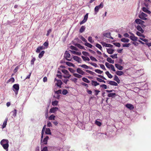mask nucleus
I'll return each instance as SVG.
<instances>
[{"label":"nucleus","instance_id":"nucleus-8","mask_svg":"<svg viewBox=\"0 0 151 151\" xmlns=\"http://www.w3.org/2000/svg\"><path fill=\"white\" fill-rule=\"evenodd\" d=\"M73 59L79 63H81V58L77 56H74L73 57Z\"/></svg>","mask_w":151,"mask_h":151},{"label":"nucleus","instance_id":"nucleus-31","mask_svg":"<svg viewBox=\"0 0 151 151\" xmlns=\"http://www.w3.org/2000/svg\"><path fill=\"white\" fill-rule=\"evenodd\" d=\"M79 66L86 69H88L89 68V67L88 66L85 64L80 65H79Z\"/></svg>","mask_w":151,"mask_h":151},{"label":"nucleus","instance_id":"nucleus-3","mask_svg":"<svg viewBox=\"0 0 151 151\" xmlns=\"http://www.w3.org/2000/svg\"><path fill=\"white\" fill-rule=\"evenodd\" d=\"M103 6L104 3L103 2H102L99 5L95 7L94 8L95 12L96 13L98 12L99 10L103 8Z\"/></svg>","mask_w":151,"mask_h":151},{"label":"nucleus","instance_id":"nucleus-25","mask_svg":"<svg viewBox=\"0 0 151 151\" xmlns=\"http://www.w3.org/2000/svg\"><path fill=\"white\" fill-rule=\"evenodd\" d=\"M121 41L124 42H128L129 41V40L127 38H123L121 39Z\"/></svg>","mask_w":151,"mask_h":151},{"label":"nucleus","instance_id":"nucleus-20","mask_svg":"<svg viewBox=\"0 0 151 151\" xmlns=\"http://www.w3.org/2000/svg\"><path fill=\"white\" fill-rule=\"evenodd\" d=\"M49 105H48L47 106V107L46 108L45 111V117L47 119L48 118V108L49 107Z\"/></svg>","mask_w":151,"mask_h":151},{"label":"nucleus","instance_id":"nucleus-9","mask_svg":"<svg viewBox=\"0 0 151 151\" xmlns=\"http://www.w3.org/2000/svg\"><path fill=\"white\" fill-rule=\"evenodd\" d=\"M77 72L78 73L81 75H84L85 74V72L82 70L81 69L79 68H78L76 70Z\"/></svg>","mask_w":151,"mask_h":151},{"label":"nucleus","instance_id":"nucleus-17","mask_svg":"<svg viewBox=\"0 0 151 151\" xmlns=\"http://www.w3.org/2000/svg\"><path fill=\"white\" fill-rule=\"evenodd\" d=\"M142 11L145 12H146L149 14H150L151 12L149 11L147 8L145 7H143L142 8Z\"/></svg>","mask_w":151,"mask_h":151},{"label":"nucleus","instance_id":"nucleus-21","mask_svg":"<svg viewBox=\"0 0 151 151\" xmlns=\"http://www.w3.org/2000/svg\"><path fill=\"white\" fill-rule=\"evenodd\" d=\"M70 55L68 52L67 51H66L64 54V57L65 58H70Z\"/></svg>","mask_w":151,"mask_h":151},{"label":"nucleus","instance_id":"nucleus-62","mask_svg":"<svg viewBox=\"0 0 151 151\" xmlns=\"http://www.w3.org/2000/svg\"><path fill=\"white\" fill-rule=\"evenodd\" d=\"M110 68H111V70L114 71H116L114 65L112 64H111V66H110Z\"/></svg>","mask_w":151,"mask_h":151},{"label":"nucleus","instance_id":"nucleus-22","mask_svg":"<svg viewBox=\"0 0 151 151\" xmlns=\"http://www.w3.org/2000/svg\"><path fill=\"white\" fill-rule=\"evenodd\" d=\"M114 80L116 81L118 83H120V79H119L118 77L116 75L114 76Z\"/></svg>","mask_w":151,"mask_h":151},{"label":"nucleus","instance_id":"nucleus-28","mask_svg":"<svg viewBox=\"0 0 151 151\" xmlns=\"http://www.w3.org/2000/svg\"><path fill=\"white\" fill-rule=\"evenodd\" d=\"M86 27L84 26H82L79 29V32L82 33L83 32L85 29Z\"/></svg>","mask_w":151,"mask_h":151},{"label":"nucleus","instance_id":"nucleus-57","mask_svg":"<svg viewBox=\"0 0 151 151\" xmlns=\"http://www.w3.org/2000/svg\"><path fill=\"white\" fill-rule=\"evenodd\" d=\"M88 13H87L85 15L84 17V18L83 19L84 20H85L86 22L87 21L88 18Z\"/></svg>","mask_w":151,"mask_h":151},{"label":"nucleus","instance_id":"nucleus-6","mask_svg":"<svg viewBox=\"0 0 151 151\" xmlns=\"http://www.w3.org/2000/svg\"><path fill=\"white\" fill-rule=\"evenodd\" d=\"M49 138L48 136H46L44 138L43 140H42V142H41L43 143L44 145H47V141L49 139Z\"/></svg>","mask_w":151,"mask_h":151},{"label":"nucleus","instance_id":"nucleus-46","mask_svg":"<svg viewBox=\"0 0 151 151\" xmlns=\"http://www.w3.org/2000/svg\"><path fill=\"white\" fill-rule=\"evenodd\" d=\"M95 123L96 125L99 126H100L101 125V123L97 120H96Z\"/></svg>","mask_w":151,"mask_h":151},{"label":"nucleus","instance_id":"nucleus-40","mask_svg":"<svg viewBox=\"0 0 151 151\" xmlns=\"http://www.w3.org/2000/svg\"><path fill=\"white\" fill-rule=\"evenodd\" d=\"M103 35L104 36L107 37V38H110V33H104L103 34Z\"/></svg>","mask_w":151,"mask_h":151},{"label":"nucleus","instance_id":"nucleus-27","mask_svg":"<svg viewBox=\"0 0 151 151\" xmlns=\"http://www.w3.org/2000/svg\"><path fill=\"white\" fill-rule=\"evenodd\" d=\"M109 84L111 85L115 86H118V84L116 82L112 81H110V83H109Z\"/></svg>","mask_w":151,"mask_h":151},{"label":"nucleus","instance_id":"nucleus-10","mask_svg":"<svg viewBox=\"0 0 151 151\" xmlns=\"http://www.w3.org/2000/svg\"><path fill=\"white\" fill-rule=\"evenodd\" d=\"M125 106L127 108L130 110H132L134 108L133 106L131 104H127Z\"/></svg>","mask_w":151,"mask_h":151},{"label":"nucleus","instance_id":"nucleus-18","mask_svg":"<svg viewBox=\"0 0 151 151\" xmlns=\"http://www.w3.org/2000/svg\"><path fill=\"white\" fill-rule=\"evenodd\" d=\"M57 82L56 83L57 86L59 87L60 88H61V86L63 84L62 81L60 80H57Z\"/></svg>","mask_w":151,"mask_h":151},{"label":"nucleus","instance_id":"nucleus-56","mask_svg":"<svg viewBox=\"0 0 151 151\" xmlns=\"http://www.w3.org/2000/svg\"><path fill=\"white\" fill-rule=\"evenodd\" d=\"M105 65L107 68L109 69L110 68V66H111V64H110L109 63L107 62H106Z\"/></svg>","mask_w":151,"mask_h":151},{"label":"nucleus","instance_id":"nucleus-47","mask_svg":"<svg viewBox=\"0 0 151 151\" xmlns=\"http://www.w3.org/2000/svg\"><path fill=\"white\" fill-rule=\"evenodd\" d=\"M82 53L85 56H90L89 53L83 51L82 52Z\"/></svg>","mask_w":151,"mask_h":151},{"label":"nucleus","instance_id":"nucleus-63","mask_svg":"<svg viewBox=\"0 0 151 151\" xmlns=\"http://www.w3.org/2000/svg\"><path fill=\"white\" fill-rule=\"evenodd\" d=\"M68 69L70 72L72 73H74L75 71V70L71 68H68Z\"/></svg>","mask_w":151,"mask_h":151},{"label":"nucleus","instance_id":"nucleus-14","mask_svg":"<svg viewBox=\"0 0 151 151\" xmlns=\"http://www.w3.org/2000/svg\"><path fill=\"white\" fill-rule=\"evenodd\" d=\"M91 84L92 86H96L98 85H99V83H98L96 81L92 80V81H91Z\"/></svg>","mask_w":151,"mask_h":151},{"label":"nucleus","instance_id":"nucleus-16","mask_svg":"<svg viewBox=\"0 0 151 151\" xmlns=\"http://www.w3.org/2000/svg\"><path fill=\"white\" fill-rule=\"evenodd\" d=\"M74 45L75 46L77 47L78 48L81 49H84V50H85V49L84 48V46L81 45L80 44L76 43L74 44Z\"/></svg>","mask_w":151,"mask_h":151},{"label":"nucleus","instance_id":"nucleus-44","mask_svg":"<svg viewBox=\"0 0 151 151\" xmlns=\"http://www.w3.org/2000/svg\"><path fill=\"white\" fill-rule=\"evenodd\" d=\"M96 46L99 48L101 50H102V47L101 45L97 43L96 45Z\"/></svg>","mask_w":151,"mask_h":151},{"label":"nucleus","instance_id":"nucleus-36","mask_svg":"<svg viewBox=\"0 0 151 151\" xmlns=\"http://www.w3.org/2000/svg\"><path fill=\"white\" fill-rule=\"evenodd\" d=\"M84 45L87 46V47H90V48H92L93 46L92 45L89 43L87 42H86L84 44Z\"/></svg>","mask_w":151,"mask_h":151},{"label":"nucleus","instance_id":"nucleus-50","mask_svg":"<svg viewBox=\"0 0 151 151\" xmlns=\"http://www.w3.org/2000/svg\"><path fill=\"white\" fill-rule=\"evenodd\" d=\"M113 44L116 47H120L121 46L120 44L119 43L115 42L113 43Z\"/></svg>","mask_w":151,"mask_h":151},{"label":"nucleus","instance_id":"nucleus-37","mask_svg":"<svg viewBox=\"0 0 151 151\" xmlns=\"http://www.w3.org/2000/svg\"><path fill=\"white\" fill-rule=\"evenodd\" d=\"M82 80L83 81L87 83H89L90 82V81L85 77L83 78Z\"/></svg>","mask_w":151,"mask_h":151},{"label":"nucleus","instance_id":"nucleus-29","mask_svg":"<svg viewBox=\"0 0 151 151\" xmlns=\"http://www.w3.org/2000/svg\"><path fill=\"white\" fill-rule=\"evenodd\" d=\"M7 120H8V118H6L3 124V125L2 126V127L3 128H4L6 127V123H7Z\"/></svg>","mask_w":151,"mask_h":151},{"label":"nucleus","instance_id":"nucleus-11","mask_svg":"<svg viewBox=\"0 0 151 151\" xmlns=\"http://www.w3.org/2000/svg\"><path fill=\"white\" fill-rule=\"evenodd\" d=\"M17 113V110L16 109H14L13 111L11 112L10 114L13 116L15 117L16 116Z\"/></svg>","mask_w":151,"mask_h":151},{"label":"nucleus","instance_id":"nucleus-34","mask_svg":"<svg viewBox=\"0 0 151 151\" xmlns=\"http://www.w3.org/2000/svg\"><path fill=\"white\" fill-rule=\"evenodd\" d=\"M45 53L44 51H42L40 53L38 57L40 58H41L43 56L44 54Z\"/></svg>","mask_w":151,"mask_h":151},{"label":"nucleus","instance_id":"nucleus-61","mask_svg":"<svg viewBox=\"0 0 151 151\" xmlns=\"http://www.w3.org/2000/svg\"><path fill=\"white\" fill-rule=\"evenodd\" d=\"M47 126L48 127H50L52 126V124H51V123L50 121H47Z\"/></svg>","mask_w":151,"mask_h":151},{"label":"nucleus","instance_id":"nucleus-55","mask_svg":"<svg viewBox=\"0 0 151 151\" xmlns=\"http://www.w3.org/2000/svg\"><path fill=\"white\" fill-rule=\"evenodd\" d=\"M90 59L93 61L96 62L97 60L93 57L91 56L90 57Z\"/></svg>","mask_w":151,"mask_h":151},{"label":"nucleus","instance_id":"nucleus-5","mask_svg":"<svg viewBox=\"0 0 151 151\" xmlns=\"http://www.w3.org/2000/svg\"><path fill=\"white\" fill-rule=\"evenodd\" d=\"M58 110V108L57 107H52L51 108L50 110L49 113H55V112L57 111Z\"/></svg>","mask_w":151,"mask_h":151},{"label":"nucleus","instance_id":"nucleus-35","mask_svg":"<svg viewBox=\"0 0 151 151\" xmlns=\"http://www.w3.org/2000/svg\"><path fill=\"white\" fill-rule=\"evenodd\" d=\"M79 38L81 39L83 41L86 42H87L86 40L84 38L82 35H80L79 36Z\"/></svg>","mask_w":151,"mask_h":151},{"label":"nucleus","instance_id":"nucleus-58","mask_svg":"<svg viewBox=\"0 0 151 151\" xmlns=\"http://www.w3.org/2000/svg\"><path fill=\"white\" fill-rule=\"evenodd\" d=\"M99 65H100V67L102 69H103V70H106V69L105 67V66L104 65H103V64H99Z\"/></svg>","mask_w":151,"mask_h":151},{"label":"nucleus","instance_id":"nucleus-53","mask_svg":"<svg viewBox=\"0 0 151 151\" xmlns=\"http://www.w3.org/2000/svg\"><path fill=\"white\" fill-rule=\"evenodd\" d=\"M92 37H89L88 39V41L91 43H93V41L92 40Z\"/></svg>","mask_w":151,"mask_h":151},{"label":"nucleus","instance_id":"nucleus-59","mask_svg":"<svg viewBox=\"0 0 151 151\" xmlns=\"http://www.w3.org/2000/svg\"><path fill=\"white\" fill-rule=\"evenodd\" d=\"M36 59L35 58H33L31 61V64L32 65L34 64V62L35 61Z\"/></svg>","mask_w":151,"mask_h":151},{"label":"nucleus","instance_id":"nucleus-43","mask_svg":"<svg viewBox=\"0 0 151 151\" xmlns=\"http://www.w3.org/2000/svg\"><path fill=\"white\" fill-rule=\"evenodd\" d=\"M141 32H136V34L138 36L140 37H145V36L144 35L142 34Z\"/></svg>","mask_w":151,"mask_h":151},{"label":"nucleus","instance_id":"nucleus-51","mask_svg":"<svg viewBox=\"0 0 151 151\" xmlns=\"http://www.w3.org/2000/svg\"><path fill=\"white\" fill-rule=\"evenodd\" d=\"M68 93V91L66 89H64L62 92V93L63 95H65Z\"/></svg>","mask_w":151,"mask_h":151},{"label":"nucleus","instance_id":"nucleus-1","mask_svg":"<svg viewBox=\"0 0 151 151\" xmlns=\"http://www.w3.org/2000/svg\"><path fill=\"white\" fill-rule=\"evenodd\" d=\"M9 141L8 140L5 139H3L0 142L1 145L2 146L4 149L6 151L8 150L9 147Z\"/></svg>","mask_w":151,"mask_h":151},{"label":"nucleus","instance_id":"nucleus-64","mask_svg":"<svg viewBox=\"0 0 151 151\" xmlns=\"http://www.w3.org/2000/svg\"><path fill=\"white\" fill-rule=\"evenodd\" d=\"M41 151H48L47 147H45L43 148Z\"/></svg>","mask_w":151,"mask_h":151},{"label":"nucleus","instance_id":"nucleus-32","mask_svg":"<svg viewBox=\"0 0 151 151\" xmlns=\"http://www.w3.org/2000/svg\"><path fill=\"white\" fill-rule=\"evenodd\" d=\"M107 61L110 63L113 64L114 63V60L110 58H107Z\"/></svg>","mask_w":151,"mask_h":151},{"label":"nucleus","instance_id":"nucleus-30","mask_svg":"<svg viewBox=\"0 0 151 151\" xmlns=\"http://www.w3.org/2000/svg\"><path fill=\"white\" fill-rule=\"evenodd\" d=\"M116 95V94L115 93H110L108 94V96L109 97H114Z\"/></svg>","mask_w":151,"mask_h":151},{"label":"nucleus","instance_id":"nucleus-38","mask_svg":"<svg viewBox=\"0 0 151 151\" xmlns=\"http://www.w3.org/2000/svg\"><path fill=\"white\" fill-rule=\"evenodd\" d=\"M58 101L57 100H55L54 101H53L52 102V105L54 106H57L58 104Z\"/></svg>","mask_w":151,"mask_h":151},{"label":"nucleus","instance_id":"nucleus-52","mask_svg":"<svg viewBox=\"0 0 151 151\" xmlns=\"http://www.w3.org/2000/svg\"><path fill=\"white\" fill-rule=\"evenodd\" d=\"M130 43L125 44H123V47H129L130 45Z\"/></svg>","mask_w":151,"mask_h":151},{"label":"nucleus","instance_id":"nucleus-26","mask_svg":"<svg viewBox=\"0 0 151 151\" xmlns=\"http://www.w3.org/2000/svg\"><path fill=\"white\" fill-rule=\"evenodd\" d=\"M45 133L47 134H51V132L49 128H47L46 129Z\"/></svg>","mask_w":151,"mask_h":151},{"label":"nucleus","instance_id":"nucleus-4","mask_svg":"<svg viewBox=\"0 0 151 151\" xmlns=\"http://www.w3.org/2000/svg\"><path fill=\"white\" fill-rule=\"evenodd\" d=\"M13 90L16 94H17L19 89V85L18 84H14L13 86Z\"/></svg>","mask_w":151,"mask_h":151},{"label":"nucleus","instance_id":"nucleus-48","mask_svg":"<svg viewBox=\"0 0 151 151\" xmlns=\"http://www.w3.org/2000/svg\"><path fill=\"white\" fill-rule=\"evenodd\" d=\"M70 48L71 50H75L76 51L78 50V48H77L73 46H72V45L70 47Z\"/></svg>","mask_w":151,"mask_h":151},{"label":"nucleus","instance_id":"nucleus-2","mask_svg":"<svg viewBox=\"0 0 151 151\" xmlns=\"http://www.w3.org/2000/svg\"><path fill=\"white\" fill-rule=\"evenodd\" d=\"M138 17L140 19L142 20H146L147 19L146 18L147 15L143 12H140Z\"/></svg>","mask_w":151,"mask_h":151},{"label":"nucleus","instance_id":"nucleus-45","mask_svg":"<svg viewBox=\"0 0 151 151\" xmlns=\"http://www.w3.org/2000/svg\"><path fill=\"white\" fill-rule=\"evenodd\" d=\"M117 54H114L113 55H110V57L113 59L117 58Z\"/></svg>","mask_w":151,"mask_h":151},{"label":"nucleus","instance_id":"nucleus-23","mask_svg":"<svg viewBox=\"0 0 151 151\" xmlns=\"http://www.w3.org/2000/svg\"><path fill=\"white\" fill-rule=\"evenodd\" d=\"M116 74L118 76H121L123 75L124 73V72L121 71H117L116 72Z\"/></svg>","mask_w":151,"mask_h":151},{"label":"nucleus","instance_id":"nucleus-19","mask_svg":"<svg viewBox=\"0 0 151 151\" xmlns=\"http://www.w3.org/2000/svg\"><path fill=\"white\" fill-rule=\"evenodd\" d=\"M107 52L110 54H112L114 51V50L111 48H107Z\"/></svg>","mask_w":151,"mask_h":151},{"label":"nucleus","instance_id":"nucleus-15","mask_svg":"<svg viewBox=\"0 0 151 151\" xmlns=\"http://www.w3.org/2000/svg\"><path fill=\"white\" fill-rule=\"evenodd\" d=\"M136 28L140 32H141V33H143L144 31L142 29L141 27V26H140V25H137L136 27Z\"/></svg>","mask_w":151,"mask_h":151},{"label":"nucleus","instance_id":"nucleus-49","mask_svg":"<svg viewBox=\"0 0 151 151\" xmlns=\"http://www.w3.org/2000/svg\"><path fill=\"white\" fill-rule=\"evenodd\" d=\"M95 71L99 74H101L103 73V71L99 69H96Z\"/></svg>","mask_w":151,"mask_h":151},{"label":"nucleus","instance_id":"nucleus-7","mask_svg":"<svg viewBox=\"0 0 151 151\" xmlns=\"http://www.w3.org/2000/svg\"><path fill=\"white\" fill-rule=\"evenodd\" d=\"M135 22L137 24H143L144 22L139 19H137L135 20Z\"/></svg>","mask_w":151,"mask_h":151},{"label":"nucleus","instance_id":"nucleus-39","mask_svg":"<svg viewBox=\"0 0 151 151\" xmlns=\"http://www.w3.org/2000/svg\"><path fill=\"white\" fill-rule=\"evenodd\" d=\"M96 80L98 81L99 82H103L105 83H106V82L105 81H104V80L100 78H96Z\"/></svg>","mask_w":151,"mask_h":151},{"label":"nucleus","instance_id":"nucleus-41","mask_svg":"<svg viewBox=\"0 0 151 151\" xmlns=\"http://www.w3.org/2000/svg\"><path fill=\"white\" fill-rule=\"evenodd\" d=\"M62 72L66 75H68L69 74V72L66 70L63 69L61 70Z\"/></svg>","mask_w":151,"mask_h":151},{"label":"nucleus","instance_id":"nucleus-24","mask_svg":"<svg viewBox=\"0 0 151 151\" xmlns=\"http://www.w3.org/2000/svg\"><path fill=\"white\" fill-rule=\"evenodd\" d=\"M65 63L67 65L70 67H74L75 66V65L73 63L68 62H66Z\"/></svg>","mask_w":151,"mask_h":151},{"label":"nucleus","instance_id":"nucleus-13","mask_svg":"<svg viewBox=\"0 0 151 151\" xmlns=\"http://www.w3.org/2000/svg\"><path fill=\"white\" fill-rule=\"evenodd\" d=\"M115 65L116 67L119 70H121L123 69V67L118 64H115Z\"/></svg>","mask_w":151,"mask_h":151},{"label":"nucleus","instance_id":"nucleus-54","mask_svg":"<svg viewBox=\"0 0 151 151\" xmlns=\"http://www.w3.org/2000/svg\"><path fill=\"white\" fill-rule=\"evenodd\" d=\"M100 88H103L105 89H106L107 88V86L104 84H103L102 85H100Z\"/></svg>","mask_w":151,"mask_h":151},{"label":"nucleus","instance_id":"nucleus-60","mask_svg":"<svg viewBox=\"0 0 151 151\" xmlns=\"http://www.w3.org/2000/svg\"><path fill=\"white\" fill-rule=\"evenodd\" d=\"M52 29H48L46 34L47 36H48L52 32Z\"/></svg>","mask_w":151,"mask_h":151},{"label":"nucleus","instance_id":"nucleus-12","mask_svg":"<svg viewBox=\"0 0 151 151\" xmlns=\"http://www.w3.org/2000/svg\"><path fill=\"white\" fill-rule=\"evenodd\" d=\"M129 38L133 41H137V37L134 35H131L130 36Z\"/></svg>","mask_w":151,"mask_h":151},{"label":"nucleus","instance_id":"nucleus-33","mask_svg":"<svg viewBox=\"0 0 151 151\" xmlns=\"http://www.w3.org/2000/svg\"><path fill=\"white\" fill-rule=\"evenodd\" d=\"M55 116L53 114H52L48 117V119L49 120H55Z\"/></svg>","mask_w":151,"mask_h":151},{"label":"nucleus","instance_id":"nucleus-42","mask_svg":"<svg viewBox=\"0 0 151 151\" xmlns=\"http://www.w3.org/2000/svg\"><path fill=\"white\" fill-rule=\"evenodd\" d=\"M73 76L77 78H81L82 76L76 73H74Z\"/></svg>","mask_w":151,"mask_h":151}]
</instances>
